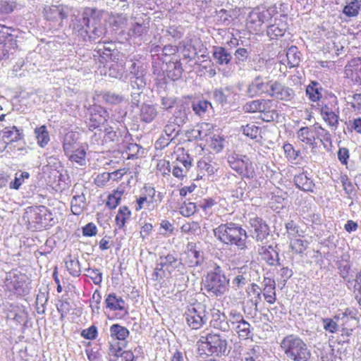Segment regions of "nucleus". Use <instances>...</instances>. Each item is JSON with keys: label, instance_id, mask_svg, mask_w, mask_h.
<instances>
[{"label": "nucleus", "instance_id": "f257e3e1", "mask_svg": "<svg viewBox=\"0 0 361 361\" xmlns=\"http://www.w3.org/2000/svg\"><path fill=\"white\" fill-rule=\"evenodd\" d=\"M214 235L224 244L235 245L240 250L247 248L245 230L233 222L221 224L214 229Z\"/></svg>", "mask_w": 361, "mask_h": 361}, {"label": "nucleus", "instance_id": "f03ea898", "mask_svg": "<svg viewBox=\"0 0 361 361\" xmlns=\"http://www.w3.org/2000/svg\"><path fill=\"white\" fill-rule=\"evenodd\" d=\"M280 348L288 360L308 361L311 357L307 345L298 335L284 336L280 342Z\"/></svg>", "mask_w": 361, "mask_h": 361}, {"label": "nucleus", "instance_id": "7ed1b4c3", "mask_svg": "<svg viewBox=\"0 0 361 361\" xmlns=\"http://www.w3.org/2000/svg\"><path fill=\"white\" fill-rule=\"evenodd\" d=\"M228 283L229 280L226 279L221 268L215 264L205 277L204 287L212 296L219 297L226 292Z\"/></svg>", "mask_w": 361, "mask_h": 361}, {"label": "nucleus", "instance_id": "20e7f679", "mask_svg": "<svg viewBox=\"0 0 361 361\" xmlns=\"http://www.w3.org/2000/svg\"><path fill=\"white\" fill-rule=\"evenodd\" d=\"M184 269V264L181 259L177 255L169 253L166 255H161L157 259L153 273L154 280H160L166 276V274H171L175 269L181 271Z\"/></svg>", "mask_w": 361, "mask_h": 361}, {"label": "nucleus", "instance_id": "39448f33", "mask_svg": "<svg viewBox=\"0 0 361 361\" xmlns=\"http://www.w3.org/2000/svg\"><path fill=\"white\" fill-rule=\"evenodd\" d=\"M183 316L187 325L193 330L200 329L207 321L205 306L201 303L188 306Z\"/></svg>", "mask_w": 361, "mask_h": 361}, {"label": "nucleus", "instance_id": "423d86ee", "mask_svg": "<svg viewBox=\"0 0 361 361\" xmlns=\"http://www.w3.org/2000/svg\"><path fill=\"white\" fill-rule=\"evenodd\" d=\"M198 343L205 344V348L211 355H224L229 351L227 350V341L226 338L218 334L202 335Z\"/></svg>", "mask_w": 361, "mask_h": 361}, {"label": "nucleus", "instance_id": "0eeeda50", "mask_svg": "<svg viewBox=\"0 0 361 361\" xmlns=\"http://www.w3.org/2000/svg\"><path fill=\"white\" fill-rule=\"evenodd\" d=\"M231 168L244 178H253L255 170L250 159L246 156L231 154L228 157Z\"/></svg>", "mask_w": 361, "mask_h": 361}, {"label": "nucleus", "instance_id": "6e6552de", "mask_svg": "<svg viewBox=\"0 0 361 361\" xmlns=\"http://www.w3.org/2000/svg\"><path fill=\"white\" fill-rule=\"evenodd\" d=\"M49 216L47 209L44 206L28 207L23 216L30 228L41 229L46 224Z\"/></svg>", "mask_w": 361, "mask_h": 361}, {"label": "nucleus", "instance_id": "1a4fd4ad", "mask_svg": "<svg viewBox=\"0 0 361 361\" xmlns=\"http://www.w3.org/2000/svg\"><path fill=\"white\" fill-rule=\"evenodd\" d=\"M97 10L92 8H85L82 17L75 18L73 23V29L85 40L90 29L92 18L96 16Z\"/></svg>", "mask_w": 361, "mask_h": 361}, {"label": "nucleus", "instance_id": "9d476101", "mask_svg": "<svg viewBox=\"0 0 361 361\" xmlns=\"http://www.w3.org/2000/svg\"><path fill=\"white\" fill-rule=\"evenodd\" d=\"M272 80H269L261 75L256 76L247 85L245 93L249 98H254L262 94L269 96Z\"/></svg>", "mask_w": 361, "mask_h": 361}, {"label": "nucleus", "instance_id": "9b49d317", "mask_svg": "<svg viewBox=\"0 0 361 361\" xmlns=\"http://www.w3.org/2000/svg\"><path fill=\"white\" fill-rule=\"evenodd\" d=\"M270 20H271V15L268 10L256 8L250 12L247 23L250 28L258 32L261 30L262 25Z\"/></svg>", "mask_w": 361, "mask_h": 361}, {"label": "nucleus", "instance_id": "f8f14e48", "mask_svg": "<svg viewBox=\"0 0 361 361\" xmlns=\"http://www.w3.org/2000/svg\"><path fill=\"white\" fill-rule=\"evenodd\" d=\"M320 113L323 120L333 130H336L339 124V108L337 104H326L321 107Z\"/></svg>", "mask_w": 361, "mask_h": 361}, {"label": "nucleus", "instance_id": "ddd939ff", "mask_svg": "<svg viewBox=\"0 0 361 361\" xmlns=\"http://www.w3.org/2000/svg\"><path fill=\"white\" fill-rule=\"evenodd\" d=\"M269 96L279 100L290 101L294 97L295 92L285 85L278 81H272Z\"/></svg>", "mask_w": 361, "mask_h": 361}, {"label": "nucleus", "instance_id": "4468645a", "mask_svg": "<svg viewBox=\"0 0 361 361\" xmlns=\"http://www.w3.org/2000/svg\"><path fill=\"white\" fill-rule=\"evenodd\" d=\"M185 258L183 259V264L190 267H194L200 265L204 259L203 252L197 249L195 243H189L187 245L185 252Z\"/></svg>", "mask_w": 361, "mask_h": 361}, {"label": "nucleus", "instance_id": "2eb2a0df", "mask_svg": "<svg viewBox=\"0 0 361 361\" xmlns=\"http://www.w3.org/2000/svg\"><path fill=\"white\" fill-rule=\"evenodd\" d=\"M210 325L214 329L223 331H228L230 329V324L227 317L220 312V310L213 308L211 310Z\"/></svg>", "mask_w": 361, "mask_h": 361}, {"label": "nucleus", "instance_id": "dca6fc26", "mask_svg": "<svg viewBox=\"0 0 361 361\" xmlns=\"http://www.w3.org/2000/svg\"><path fill=\"white\" fill-rule=\"evenodd\" d=\"M23 284V276L17 271L6 273L4 286L9 291L18 290Z\"/></svg>", "mask_w": 361, "mask_h": 361}, {"label": "nucleus", "instance_id": "f3484780", "mask_svg": "<svg viewBox=\"0 0 361 361\" xmlns=\"http://www.w3.org/2000/svg\"><path fill=\"white\" fill-rule=\"evenodd\" d=\"M260 114H262V119L265 122H272L279 118L276 104L269 99H265Z\"/></svg>", "mask_w": 361, "mask_h": 361}, {"label": "nucleus", "instance_id": "a211bd4d", "mask_svg": "<svg viewBox=\"0 0 361 361\" xmlns=\"http://www.w3.org/2000/svg\"><path fill=\"white\" fill-rule=\"evenodd\" d=\"M67 8L62 6H51L44 8V17L48 20L57 21L68 17Z\"/></svg>", "mask_w": 361, "mask_h": 361}, {"label": "nucleus", "instance_id": "6ab92c4d", "mask_svg": "<svg viewBox=\"0 0 361 361\" xmlns=\"http://www.w3.org/2000/svg\"><path fill=\"white\" fill-rule=\"evenodd\" d=\"M250 223L255 230L256 240L257 241H263L269 234L268 226L259 217L250 219Z\"/></svg>", "mask_w": 361, "mask_h": 361}, {"label": "nucleus", "instance_id": "aec40b11", "mask_svg": "<svg viewBox=\"0 0 361 361\" xmlns=\"http://www.w3.org/2000/svg\"><path fill=\"white\" fill-rule=\"evenodd\" d=\"M212 128V126L210 123H202L190 131H188V137L195 140H203L211 133Z\"/></svg>", "mask_w": 361, "mask_h": 361}, {"label": "nucleus", "instance_id": "412c9836", "mask_svg": "<svg viewBox=\"0 0 361 361\" xmlns=\"http://www.w3.org/2000/svg\"><path fill=\"white\" fill-rule=\"evenodd\" d=\"M345 68L347 75L350 74L353 79L361 84V57L350 60Z\"/></svg>", "mask_w": 361, "mask_h": 361}, {"label": "nucleus", "instance_id": "4be33fe9", "mask_svg": "<svg viewBox=\"0 0 361 361\" xmlns=\"http://www.w3.org/2000/svg\"><path fill=\"white\" fill-rule=\"evenodd\" d=\"M342 317L341 315H336L333 319L331 318H325L322 319V322L324 324V329L325 331L334 334L338 330V326L340 324V322H342L341 324L343 325V322L345 319H348V317L345 313H342Z\"/></svg>", "mask_w": 361, "mask_h": 361}, {"label": "nucleus", "instance_id": "5701e85b", "mask_svg": "<svg viewBox=\"0 0 361 361\" xmlns=\"http://www.w3.org/2000/svg\"><path fill=\"white\" fill-rule=\"evenodd\" d=\"M87 37L90 41H94L105 34V27L99 23V20L94 16L90 24V29Z\"/></svg>", "mask_w": 361, "mask_h": 361}, {"label": "nucleus", "instance_id": "b1692460", "mask_svg": "<svg viewBox=\"0 0 361 361\" xmlns=\"http://www.w3.org/2000/svg\"><path fill=\"white\" fill-rule=\"evenodd\" d=\"M361 8V0L347 1L344 6L342 13L348 18H355L359 15Z\"/></svg>", "mask_w": 361, "mask_h": 361}, {"label": "nucleus", "instance_id": "393cba45", "mask_svg": "<svg viewBox=\"0 0 361 361\" xmlns=\"http://www.w3.org/2000/svg\"><path fill=\"white\" fill-rule=\"evenodd\" d=\"M212 54L214 60L219 65L228 64L232 59L231 54L222 47H214Z\"/></svg>", "mask_w": 361, "mask_h": 361}, {"label": "nucleus", "instance_id": "a878e982", "mask_svg": "<svg viewBox=\"0 0 361 361\" xmlns=\"http://www.w3.org/2000/svg\"><path fill=\"white\" fill-rule=\"evenodd\" d=\"M0 44H1L2 52H8L17 47V41L15 37L9 33L0 32Z\"/></svg>", "mask_w": 361, "mask_h": 361}, {"label": "nucleus", "instance_id": "bb28decb", "mask_svg": "<svg viewBox=\"0 0 361 361\" xmlns=\"http://www.w3.org/2000/svg\"><path fill=\"white\" fill-rule=\"evenodd\" d=\"M106 308L111 310H123L125 301L115 293L109 294L105 299Z\"/></svg>", "mask_w": 361, "mask_h": 361}, {"label": "nucleus", "instance_id": "cd10ccee", "mask_svg": "<svg viewBox=\"0 0 361 361\" xmlns=\"http://www.w3.org/2000/svg\"><path fill=\"white\" fill-rule=\"evenodd\" d=\"M86 206V198L83 193L75 195L71 200V212L75 215H80L82 213Z\"/></svg>", "mask_w": 361, "mask_h": 361}, {"label": "nucleus", "instance_id": "c85d7f7f", "mask_svg": "<svg viewBox=\"0 0 361 361\" xmlns=\"http://www.w3.org/2000/svg\"><path fill=\"white\" fill-rule=\"evenodd\" d=\"M294 183L297 188L304 191H312L314 187L312 180L305 173L295 176Z\"/></svg>", "mask_w": 361, "mask_h": 361}, {"label": "nucleus", "instance_id": "c756f323", "mask_svg": "<svg viewBox=\"0 0 361 361\" xmlns=\"http://www.w3.org/2000/svg\"><path fill=\"white\" fill-rule=\"evenodd\" d=\"M22 133L16 126L6 127L1 130L2 138L5 142H17L21 139Z\"/></svg>", "mask_w": 361, "mask_h": 361}, {"label": "nucleus", "instance_id": "7c9ffc66", "mask_svg": "<svg viewBox=\"0 0 361 361\" xmlns=\"http://www.w3.org/2000/svg\"><path fill=\"white\" fill-rule=\"evenodd\" d=\"M297 137L301 142L313 145L315 141L314 133L311 128L302 127L297 132Z\"/></svg>", "mask_w": 361, "mask_h": 361}, {"label": "nucleus", "instance_id": "2f4dec72", "mask_svg": "<svg viewBox=\"0 0 361 361\" xmlns=\"http://www.w3.org/2000/svg\"><path fill=\"white\" fill-rule=\"evenodd\" d=\"M240 339H247L252 335L251 325L245 320L231 329Z\"/></svg>", "mask_w": 361, "mask_h": 361}, {"label": "nucleus", "instance_id": "473e14b6", "mask_svg": "<svg viewBox=\"0 0 361 361\" xmlns=\"http://www.w3.org/2000/svg\"><path fill=\"white\" fill-rule=\"evenodd\" d=\"M263 252H262V259L271 266L279 265V253L273 247H269L268 248L262 247Z\"/></svg>", "mask_w": 361, "mask_h": 361}, {"label": "nucleus", "instance_id": "72a5a7b5", "mask_svg": "<svg viewBox=\"0 0 361 361\" xmlns=\"http://www.w3.org/2000/svg\"><path fill=\"white\" fill-rule=\"evenodd\" d=\"M115 44L112 42H99L95 48V51L102 58L106 59L111 56L112 52L115 50Z\"/></svg>", "mask_w": 361, "mask_h": 361}, {"label": "nucleus", "instance_id": "f704fd0d", "mask_svg": "<svg viewBox=\"0 0 361 361\" xmlns=\"http://www.w3.org/2000/svg\"><path fill=\"white\" fill-rule=\"evenodd\" d=\"M157 116V111L154 106L150 104H143L140 110V118L146 122L152 121Z\"/></svg>", "mask_w": 361, "mask_h": 361}, {"label": "nucleus", "instance_id": "c9c22d12", "mask_svg": "<svg viewBox=\"0 0 361 361\" xmlns=\"http://www.w3.org/2000/svg\"><path fill=\"white\" fill-rule=\"evenodd\" d=\"M285 228L289 240L304 236L305 232L293 221L287 222L285 225Z\"/></svg>", "mask_w": 361, "mask_h": 361}, {"label": "nucleus", "instance_id": "e433bc0d", "mask_svg": "<svg viewBox=\"0 0 361 361\" xmlns=\"http://www.w3.org/2000/svg\"><path fill=\"white\" fill-rule=\"evenodd\" d=\"M35 135L37 141V144L41 147H44L50 140L49 134L47 127L43 125L35 129Z\"/></svg>", "mask_w": 361, "mask_h": 361}, {"label": "nucleus", "instance_id": "4c0bfd02", "mask_svg": "<svg viewBox=\"0 0 361 361\" xmlns=\"http://www.w3.org/2000/svg\"><path fill=\"white\" fill-rule=\"evenodd\" d=\"M66 267L69 274L73 276H78L80 274V264L77 258H73L69 255L65 261Z\"/></svg>", "mask_w": 361, "mask_h": 361}, {"label": "nucleus", "instance_id": "58836bf2", "mask_svg": "<svg viewBox=\"0 0 361 361\" xmlns=\"http://www.w3.org/2000/svg\"><path fill=\"white\" fill-rule=\"evenodd\" d=\"M288 64L290 68L296 67L300 62V53L295 46H291L286 52Z\"/></svg>", "mask_w": 361, "mask_h": 361}, {"label": "nucleus", "instance_id": "ea45409f", "mask_svg": "<svg viewBox=\"0 0 361 361\" xmlns=\"http://www.w3.org/2000/svg\"><path fill=\"white\" fill-rule=\"evenodd\" d=\"M131 212L127 206H122L119 208L116 216V223L119 228H123L128 219L130 218Z\"/></svg>", "mask_w": 361, "mask_h": 361}, {"label": "nucleus", "instance_id": "a19ab883", "mask_svg": "<svg viewBox=\"0 0 361 361\" xmlns=\"http://www.w3.org/2000/svg\"><path fill=\"white\" fill-rule=\"evenodd\" d=\"M265 99H257L247 102L243 106V110L246 113H260Z\"/></svg>", "mask_w": 361, "mask_h": 361}, {"label": "nucleus", "instance_id": "79ce46f5", "mask_svg": "<svg viewBox=\"0 0 361 361\" xmlns=\"http://www.w3.org/2000/svg\"><path fill=\"white\" fill-rule=\"evenodd\" d=\"M86 151L82 147H77L71 154H70L69 159L71 161L75 162L79 166H83L86 165Z\"/></svg>", "mask_w": 361, "mask_h": 361}, {"label": "nucleus", "instance_id": "37998d69", "mask_svg": "<svg viewBox=\"0 0 361 361\" xmlns=\"http://www.w3.org/2000/svg\"><path fill=\"white\" fill-rule=\"evenodd\" d=\"M248 294L252 293L253 297L251 298V302L255 307L256 311L258 310L259 304L262 301V289L256 283H252L250 288L247 290Z\"/></svg>", "mask_w": 361, "mask_h": 361}, {"label": "nucleus", "instance_id": "c03bdc74", "mask_svg": "<svg viewBox=\"0 0 361 361\" xmlns=\"http://www.w3.org/2000/svg\"><path fill=\"white\" fill-rule=\"evenodd\" d=\"M319 84L317 82H312L306 88V94L309 99L312 102L319 100L322 97V93L319 91L321 89Z\"/></svg>", "mask_w": 361, "mask_h": 361}, {"label": "nucleus", "instance_id": "a18cd8bd", "mask_svg": "<svg viewBox=\"0 0 361 361\" xmlns=\"http://www.w3.org/2000/svg\"><path fill=\"white\" fill-rule=\"evenodd\" d=\"M110 333L111 336H114L121 341L125 340L129 335L128 329L117 324H113L110 327Z\"/></svg>", "mask_w": 361, "mask_h": 361}, {"label": "nucleus", "instance_id": "49530a36", "mask_svg": "<svg viewBox=\"0 0 361 361\" xmlns=\"http://www.w3.org/2000/svg\"><path fill=\"white\" fill-rule=\"evenodd\" d=\"M197 167L202 173H207V175H212L216 171V164L206 159L198 161Z\"/></svg>", "mask_w": 361, "mask_h": 361}, {"label": "nucleus", "instance_id": "de8ad7c7", "mask_svg": "<svg viewBox=\"0 0 361 361\" xmlns=\"http://www.w3.org/2000/svg\"><path fill=\"white\" fill-rule=\"evenodd\" d=\"M209 107H212V104L206 100L193 101L192 104V110L195 114L200 116H203Z\"/></svg>", "mask_w": 361, "mask_h": 361}, {"label": "nucleus", "instance_id": "09e8293b", "mask_svg": "<svg viewBox=\"0 0 361 361\" xmlns=\"http://www.w3.org/2000/svg\"><path fill=\"white\" fill-rule=\"evenodd\" d=\"M286 32V25L281 23L270 25L267 27V35L271 38L274 39L277 37H281Z\"/></svg>", "mask_w": 361, "mask_h": 361}, {"label": "nucleus", "instance_id": "8fccbe9b", "mask_svg": "<svg viewBox=\"0 0 361 361\" xmlns=\"http://www.w3.org/2000/svg\"><path fill=\"white\" fill-rule=\"evenodd\" d=\"M180 130V126L173 121V122H169L167 125H166L164 129V135L168 137L171 138L173 140L177 137Z\"/></svg>", "mask_w": 361, "mask_h": 361}, {"label": "nucleus", "instance_id": "3c124183", "mask_svg": "<svg viewBox=\"0 0 361 361\" xmlns=\"http://www.w3.org/2000/svg\"><path fill=\"white\" fill-rule=\"evenodd\" d=\"M123 193V191L114 190L108 196L106 206L111 209H115L119 204Z\"/></svg>", "mask_w": 361, "mask_h": 361}, {"label": "nucleus", "instance_id": "603ef678", "mask_svg": "<svg viewBox=\"0 0 361 361\" xmlns=\"http://www.w3.org/2000/svg\"><path fill=\"white\" fill-rule=\"evenodd\" d=\"M188 120V114L183 106H177L173 114V121L182 126Z\"/></svg>", "mask_w": 361, "mask_h": 361}, {"label": "nucleus", "instance_id": "864d4df0", "mask_svg": "<svg viewBox=\"0 0 361 361\" xmlns=\"http://www.w3.org/2000/svg\"><path fill=\"white\" fill-rule=\"evenodd\" d=\"M307 243L300 238L290 240V247L297 254H302L306 250Z\"/></svg>", "mask_w": 361, "mask_h": 361}, {"label": "nucleus", "instance_id": "5fc2aeb1", "mask_svg": "<svg viewBox=\"0 0 361 361\" xmlns=\"http://www.w3.org/2000/svg\"><path fill=\"white\" fill-rule=\"evenodd\" d=\"M241 129L243 133L251 139L257 138L259 133V128L253 123H249L246 126H243Z\"/></svg>", "mask_w": 361, "mask_h": 361}, {"label": "nucleus", "instance_id": "6e6d98bb", "mask_svg": "<svg viewBox=\"0 0 361 361\" xmlns=\"http://www.w3.org/2000/svg\"><path fill=\"white\" fill-rule=\"evenodd\" d=\"M16 6V0H0V13H10L14 11Z\"/></svg>", "mask_w": 361, "mask_h": 361}, {"label": "nucleus", "instance_id": "4d7b16f0", "mask_svg": "<svg viewBox=\"0 0 361 361\" xmlns=\"http://www.w3.org/2000/svg\"><path fill=\"white\" fill-rule=\"evenodd\" d=\"M91 123L89 126V129L93 130L94 129L99 128L100 131L102 130V125H104L107 122L105 116L99 115L97 116L96 114L92 116L90 118Z\"/></svg>", "mask_w": 361, "mask_h": 361}, {"label": "nucleus", "instance_id": "13d9d810", "mask_svg": "<svg viewBox=\"0 0 361 361\" xmlns=\"http://www.w3.org/2000/svg\"><path fill=\"white\" fill-rule=\"evenodd\" d=\"M227 319L228 324H230V329H232L233 326L239 324L245 320L242 314L237 312L236 310H231Z\"/></svg>", "mask_w": 361, "mask_h": 361}, {"label": "nucleus", "instance_id": "bf43d9fd", "mask_svg": "<svg viewBox=\"0 0 361 361\" xmlns=\"http://www.w3.org/2000/svg\"><path fill=\"white\" fill-rule=\"evenodd\" d=\"M29 177L30 174L26 171L22 172L19 175L16 173L14 180L10 183V188L18 190L24 182V180L27 179Z\"/></svg>", "mask_w": 361, "mask_h": 361}, {"label": "nucleus", "instance_id": "052dcab7", "mask_svg": "<svg viewBox=\"0 0 361 361\" xmlns=\"http://www.w3.org/2000/svg\"><path fill=\"white\" fill-rule=\"evenodd\" d=\"M103 99L106 102L111 104H117L123 101V97L121 94L111 92L104 93Z\"/></svg>", "mask_w": 361, "mask_h": 361}, {"label": "nucleus", "instance_id": "680f3d73", "mask_svg": "<svg viewBox=\"0 0 361 361\" xmlns=\"http://www.w3.org/2000/svg\"><path fill=\"white\" fill-rule=\"evenodd\" d=\"M262 295L264 300L269 305L274 304L276 300V287L274 288H263L262 290Z\"/></svg>", "mask_w": 361, "mask_h": 361}, {"label": "nucleus", "instance_id": "e2e57ef3", "mask_svg": "<svg viewBox=\"0 0 361 361\" xmlns=\"http://www.w3.org/2000/svg\"><path fill=\"white\" fill-rule=\"evenodd\" d=\"M146 71L142 66H139L136 63L133 62L130 68L129 78L145 77Z\"/></svg>", "mask_w": 361, "mask_h": 361}, {"label": "nucleus", "instance_id": "0e129e2a", "mask_svg": "<svg viewBox=\"0 0 361 361\" xmlns=\"http://www.w3.org/2000/svg\"><path fill=\"white\" fill-rule=\"evenodd\" d=\"M248 282V279L243 274H237L232 280V288L235 290L245 286Z\"/></svg>", "mask_w": 361, "mask_h": 361}, {"label": "nucleus", "instance_id": "69168bd1", "mask_svg": "<svg viewBox=\"0 0 361 361\" xmlns=\"http://www.w3.org/2000/svg\"><path fill=\"white\" fill-rule=\"evenodd\" d=\"M180 212L184 216H190L196 212V205L193 202H184L180 208Z\"/></svg>", "mask_w": 361, "mask_h": 361}, {"label": "nucleus", "instance_id": "338daca9", "mask_svg": "<svg viewBox=\"0 0 361 361\" xmlns=\"http://www.w3.org/2000/svg\"><path fill=\"white\" fill-rule=\"evenodd\" d=\"M183 53L184 57L190 58V59H192L197 54L195 47L188 42H183Z\"/></svg>", "mask_w": 361, "mask_h": 361}, {"label": "nucleus", "instance_id": "774afa93", "mask_svg": "<svg viewBox=\"0 0 361 361\" xmlns=\"http://www.w3.org/2000/svg\"><path fill=\"white\" fill-rule=\"evenodd\" d=\"M348 102L350 104L355 110L361 109V94L356 93L353 95H348Z\"/></svg>", "mask_w": 361, "mask_h": 361}]
</instances>
